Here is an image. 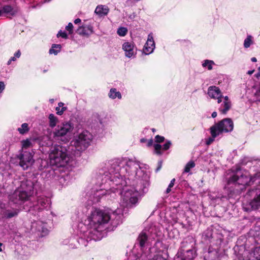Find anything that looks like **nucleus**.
Segmentation results:
<instances>
[{
	"label": "nucleus",
	"instance_id": "f257e3e1",
	"mask_svg": "<svg viewBox=\"0 0 260 260\" xmlns=\"http://www.w3.org/2000/svg\"><path fill=\"white\" fill-rule=\"evenodd\" d=\"M260 174L251 175L248 171L237 169L229 171L226 176L228 185L241 186L240 189H243L246 186L250 185L257 177H259Z\"/></svg>",
	"mask_w": 260,
	"mask_h": 260
},
{
	"label": "nucleus",
	"instance_id": "f03ea898",
	"mask_svg": "<svg viewBox=\"0 0 260 260\" xmlns=\"http://www.w3.org/2000/svg\"><path fill=\"white\" fill-rule=\"evenodd\" d=\"M50 164L57 167L66 166L70 160V157L66 147L56 145L52 147L49 153Z\"/></svg>",
	"mask_w": 260,
	"mask_h": 260
},
{
	"label": "nucleus",
	"instance_id": "7ed1b4c3",
	"mask_svg": "<svg viewBox=\"0 0 260 260\" xmlns=\"http://www.w3.org/2000/svg\"><path fill=\"white\" fill-rule=\"evenodd\" d=\"M110 215L109 212L98 208L92 209L88 220L94 224H104L110 221Z\"/></svg>",
	"mask_w": 260,
	"mask_h": 260
},
{
	"label": "nucleus",
	"instance_id": "20e7f679",
	"mask_svg": "<svg viewBox=\"0 0 260 260\" xmlns=\"http://www.w3.org/2000/svg\"><path fill=\"white\" fill-rule=\"evenodd\" d=\"M234 124L230 118H225L212 126L210 129L211 135L218 136L222 133H228L233 131Z\"/></svg>",
	"mask_w": 260,
	"mask_h": 260
},
{
	"label": "nucleus",
	"instance_id": "39448f33",
	"mask_svg": "<svg viewBox=\"0 0 260 260\" xmlns=\"http://www.w3.org/2000/svg\"><path fill=\"white\" fill-rule=\"evenodd\" d=\"M92 139V135L88 131H83L72 142L77 150L81 151L85 149L89 145Z\"/></svg>",
	"mask_w": 260,
	"mask_h": 260
},
{
	"label": "nucleus",
	"instance_id": "423d86ee",
	"mask_svg": "<svg viewBox=\"0 0 260 260\" xmlns=\"http://www.w3.org/2000/svg\"><path fill=\"white\" fill-rule=\"evenodd\" d=\"M74 128L73 125L69 122H66L58 125L53 131V135L55 137L62 138L68 135Z\"/></svg>",
	"mask_w": 260,
	"mask_h": 260
},
{
	"label": "nucleus",
	"instance_id": "0eeeda50",
	"mask_svg": "<svg viewBox=\"0 0 260 260\" xmlns=\"http://www.w3.org/2000/svg\"><path fill=\"white\" fill-rule=\"evenodd\" d=\"M137 195V192H133L132 190H127L123 194L122 193V205L129 207L132 205L135 204L138 201Z\"/></svg>",
	"mask_w": 260,
	"mask_h": 260
},
{
	"label": "nucleus",
	"instance_id": "6e6552de",
	"mask_svg": "<svg viewBox=\"0 0 260 260\" xmlns=\"http://www.w3.org/2000/svg\"><path fill=\"white\" fill-rule=\"evenodd\" d=\"M20 159V165L24 170L27 169L34 162L32 156L30 152H25L18 157Z\"/></svg>",
	"mask_w": 260,
	"mask_h": 260
},
{
	"label": "nucleus",
	"instance_id": "1a4fd4ad",
	"mask_svg": "<svg viewBox=\"0 0 260 260\" xmlns=\"http://www.w3.org/2000/svg\"><path fill=\"white\" fill-rule=\"evenodd\" d=\"M189 243L190 245V248L186 250L187 255L186 256V258L181 259L180 260H193V259L195 257V251L193 249V245L194 244V240L192 237H188L185 241H183L182 243V247H187L186 244Z\"/></svg>",
	"mask_w": 260,
	"mask_h": 260
},
{
	"label": "nucleus",
	"instance_id": "9d476101",
	"mask_svg": "<svg viewBox=\"0 0 260 260\" xmlns=\"http://www.w3.org/2000/svg\"><path fill=\"white\" fill-rule=\"evenodd\" d=\"M28 197V195L25 191L17 189L10 196V200L16 204L18 201H24L27 200Z\"/></svg>",
	"mask_w": 260,
	"mask_h": 260
},
{
	"label": "nucleus",
	"instance_id": "9b49d317",
	"mask_svg": "<svg viewBox=\"0 0 260 260\" xmlns=\"http://www.w3.org/2000/svg\"><path fill=\"white\" fill-rule=\"evenodd\" d=\"M208 94L212 99H217L218 103H221L223 98L221 91L218 87L211 86L208 89Z\"/></svg>",
	"mask_w": 260,
	"mask_h": 260
},
{
	"label": "nucleus",
	"instance_id": "f8f14e48",
	"mask_svg": "<svg viewBox=\"0 0 260 260\" xmlns=\"http://www.w3.org/2000/svg\"><path fill=\"white\" fill-rule=\"evenodd\" d=\"M155 48V43L153 40V37L152 34L148 35V39L146 43H145L144 48L143 52L148 55L151 53Z\"/></svg>",
	"mask_w": 260,
	"mask_h": 260
},
{
	"label": "nucleus",
	"instance_id": "ddd939ff",
	"mask_svg": "<svg viewBox=\"0 0 260 260\" xmlns=\"http://www.w3.org/2000/svg\"><path fill=\"white\" fill-rule=\"evenodd\" d=\"M110 220L111 221V224L114 226H116L121 222L123 213L121 211V210L119 208H118L114 212H112L111 214H110Z\"/></svg>",
	"mask_w": 260,
	"mask_h": 260
},
{
	"label": "nucleus",
	"instance_id": "4468645a",
	"mask_svg": "<svg viewBox=\"0 0 260 260\" xmlns=\"http://www.w3.org/2000/svg\"><path fill=\"white\" fill-rule=\"evenodd\" d=\"M110 220L111 221V224L114 226H116L121 222L123 213L121 211V210L119 208H118L114 212H112L111 214H110Z\"/></svg>",
	"mask_w": 260,
	"mask_h": 260
},
{
	"label": "nucleus",
	"instance_id": "2eb2a0df",
	"mask_svg": "<svg viewBox=\"0 0 260 260\" xmlns=\"http://www.w3.org/2000/svg\"><path fill=\"white\" fill-rule=\"evenodd\" d=\"M250 207H244L245 210L248 211L250 210H255L260 208V193L257 194L254 198L249 203Z\"/></svg>",
	"mask_w": 260,
	"mask_h": 260
},
{
	"label": "nucleus",
	"instance_id": "dca6fc26",
	"mask_svg": "<svg viewBox=\"0 0 260 260\" xmlns=\"http://www.w3.org/2000/svg\"><path fill=\"white\" fill-rule=\"evenodd\" d=\"M122 49L125 52V56L130 58L134 55V45L133 43L125 42L122 45Z\"/></svg>",
	"mask_w": 260,
	"mask_h": 260
},
{
	"label": "nucleus",
	"instance_id": "f3484780",
	"mask_svg": "<svg viewBox=\"0 0 260 260\" xmlns=\"http://www.w3.org/2000/svg\"><path fill=\"white\" fill-rule=\"evenodd\" d=\"M50 200L46 197H40L37 201V204L35 208L38 210H43L48 207L49 204Z\"/></svg>",
	"mask_w": 260,
	"mask_h": 260
},
{
	"label": "nucleus",
	"instance_id": "a211bd4d",
	"mask_svg": "<svg viewBox=\"0 0 260 260\" xmlns=\"http://www.w3.org/2000/svg\"><path fill=\"white\" fill-rule=\"evenodd\" d=\"M224 101L221 106L219 108V111L223 114H225L231 107V103L230 101L228 96H225L224 98Z\"/></svg>",
	"mask_w": 260,
	"mask_h": 260
},
{
	"label": "nucleus",
	"instance_id": "6ab92c4d",
	"mask_svg": "<svg viewBox=\"0 0 260 260\" xmlns=\"http://www.w3.org/2000/svg\"><path fill=\"white\" fill-rule=\"evenodd\" d=\"M109 11L108 7L104 5L98 6L95 10V13L100 17L107 15Z\"/></svg>",
	"mask_w": 260,
	"mask_h": 260
},
{
	"label": "nucleus",
	"instance_id": "aec40b11",
	"mask_svg": "<svg viewBox=\"0 0 260 260\" xmlns=\"http://www.w3.org/2000/svg\"><path fill=\"white\" fill-rule=\"evenodd\" d=\"M1 13L3 12L6 14H9L11 15H14L18 12L17 9H14L10 5H5L3 7Z\"/></svg>",
	"mask_w": 260,
	"mask_h": 260
},
{
	"label": "nucleus",
	"instance_id": "412c9836",
	"mask_svg": "<svg viewBox=\"0 0 260 260\" xmlns=\"http://www.w3.org/2000/svg\"><path fill=\"white\" fill-rule=\"evenodd\" d=\"M147 239H148V236H147L146 233L145 232L142 231L140 234L137 240L139 243L140 246L141 247H143L145 246V243H146V241H147Z\"/></svg>",
	"mask_w": 260,
	"mask_h": 260
},
{
	"label": "nucleus",
	"instance_id": "4be33fe9",
	"mask_svg": "<svg viewBox=\"0 0 260 260\" xmlns=\"http://www.w3.org/2000/svg\"><path fill=\"white\" fill-rule=\"evenodd\" d=\"M49 125L52 128L55 127L58 122V119L54 114H50L48 116Z\"/></svg>",
	"mask_w": 260,
	"mask_h": 260
},
{
	"label": "nucleus",
	"instance_id": "5701e85b",
	"mask_svg": "<svg viewBox=\"0 0 260 260\" xmlns=\"http://www.w3.org/2000/svg\"><path fill=\"white\" fill-rule=\"evenodd\" d=\"M250 260H260V246L254 249L250 254Z\"/></svg>",
	"mask_w": 260,
	"mask_h": 260
},
{
	"label": "nucleus",
	"instance_id": "b1692460",
	"mask_svg": "<svg viewBox=\"0 0 260 260\" xmlns=\"http://www.w3.org/2000/svg\"><path fill=\"white\" fill-rule=\"evenodd\" d=\"M217 258V253L216 251H209L205 255V260H216Z\"/></svg>",
	"mask_w": 260,
	"mask_h": 260
},
{
	"label": "nucleus",
	"instance_id": "393cba45",
	"mask_svg": "<svg viewBox=\"0 0 260 260\" xmlns=\"http://www.w3.org/2000/svg\"><path fill=\"white\" fill-rule=\"evenodd\" d=\"M109 96L110 98L114 99L116 98H118V99L121 98V95L120 92L117 91L115 88L111 89L110 92L109 93Z\"/></svg>",
	"mask_w": 260,
	"mask_h": 260
},
{
	"label": "nucleus",
	"instance_id": "a878e982",
	"mask_svg": "<svg viewBox=\"0 0 260 260\" xmlns=\"http://www.w3.org/2000/svg\"><path fill=\"white\" fill-rule=\"evenodd\" d=\"M61 49V45L59 44H53L51 48L49 50V53L56 55L60 52Z\"/></svg>",
	"mask_w": 260,
	"mask_h": 260
},
{
	"label": "nucleus",
	"instance_id": "bb28decb",
	"mask_svg": "<svg viewBox=\"0 0 260 260\" xmlns=\"http://www.w3.org/2000/svg\"><path fill=\"white\" fill-rule=\"evenodd\" d=\"M29 130L28 124L26 123H23L20 127L18 128L17 131L21 135L27 133Z\"/></svg>",
	"mask_w": 260,
	"mask_h": 260
},
{
	"label": "nucleus",
	"instance_id": "cd10ccee",
	"mask_svg": "<svg viewBox=\"0 0 260 260\" xmlns=\"http://www.w3.org/2000/svg\"><path fill=\"white\" fill-rule=\"evenodd\" d=\"M63 103H59L58 106L56 107V111L57 114L59 115H61L63 114V112L66 110V107H63Z\"/></svg>",
	"mask_w": 260,
	"mask_h": 260
},
{
	"label": "nucleus",
	"instance_id": "c85d7f7f",
	"mask_svg": "<svg viewBox=\"0 0 260 260\" xmlns=\"http://www.w3.org/2000/svg\"><path fill=\"white\" fill-rule=\"evenodd\" d=\"M19 211L15 210L14 211L7 210L5 213V216L7 218H10L18 215Z\"/></svg>",
	"mask_w": 260,
	"mask_h": 260
},
{
	"label": "nucleus",
	"instance_id": "c756f323",
	"mask_svg": "<svg viewBox=\"0 0 260 260\" xmlns=\"http://www.w3.org/2000/svg\"><path fill=\"white\" fill-rule=\"evenodd\" d=\"M195 166V164L193 161H189L185 166L184 168V172L188 173L189 172L191 169L193 168Z\"/></svg>",
	"mask_w": 260,
	"mask_h": 260
},
{
	"label": "nucleus",
	"instance_id": "7c9ffc66",
	"mask_svg": "<svg viewBox=\"0 0 260 260\" xmlns=\"http://www.w3.org/2000/svg\"><path fill=\"white\" fill-rule=\"evenodd\" d=\"M136 166L135 163L132 160H128L125 164V171L128 173L131 172L130 168Z\"/></svg>",
	"mask_w": 260,
	"mask_h": 260
},
{
	"label": "nucleus",
	"instance_id": "2f4dec72",
	"mask_svg": "<svg viewBox=\"0 0 260 260\" xmlns=\"http://www.w3.org/2000/svg\"><path fill=\"white\" fill-rule=\"evenodd\" d=\"M127 32V29L125 27H121L119 28L117 30V34L120 36H124L126 35Z\"/></svg>",
	"mask_w": 260,
	"mask_h": 260
},
{
	"label": "nucleus",
	"instance_id": "473e14b6",
	"mask_svg": "<svg viewBox=\"0 0 260 260\" xmlns=\"http://www.w3.org/2000/svg\"><path fill=\"white\" fill-rule=\"evenodd\" d=\"M251 36H248L247 38L244 40V46L245 48H247L250 47L252 43Z\"/></svg>",
	"mask_w": 260,
	"mask_h": 260
},
{
	"label": "nucleus",
	"instance_id": "72a5a7b5",
	"mask_svg": "<svg viewBox=\"0 0 260 260\" xmlns=\"http://www.w3.org/2000/svg\"><path fill=\"white\" fill-rule=\"evenodd\" d=\"M214 64V62L212 60H206L203 63V66L204 67H207L208 70H210L212 69V65Z\"/></svg>",
	"mask_w": 260,
	"mask_h": 260
},
{
	"label": "nucleus",
	"instance_id": "f704fd0d",
	"mask_svg": "<svg viewBox=\"0 0 260 260\" xmlns=\"http://www.w3.org/2000/svg\"><path fill=\"white\" fill-rule=\"evenodd\" d=\"M161 147H162L160 144H155L154 145L155 152L156 154H159V155L161 154V152L160 151Z\"/></svg>",
	"mask_w": 260,
	"mask_h": 260
},
{
	"label": "nucleus",
	"instance_id": "c9c22d12",
	"mask_svg": "<svg viewBox=\"0 0 260 260\" xmlns=\"http://www.w3.org/2000/svg\"><path fill=\"white\" fill-rule=\"evenodd\" d=\"M73 25L72 23L70 22L68 25L66 27V29L69 31V34H72L73 32Z\"/></svg>",
	"mask_w": 260,
	"mask_h": 260
},
{
	"label": "nucleus",
	"instance_id": "e433bc0d",
	"mask_svg": "<svg viewBox=\"0 0 260 260\" xmlns=\"http://www.w3.org/2000/svg\"><path fill=\"white\" fill-rule=\"evenodd\" d=\"M57 37H61L64 39H67L68 38V35L65 31H62L60 30L57 35Z\"/></svg>",
	"mask_w": 260,
	"mask_h": 260
},
{
	"label": "nucleus",
	"instance_id": "4c0bfd02",
	"mask_svg": "<svg viewBox=\"0 0 260 260\" xmlns=\"http://www.w3.org/2000/svg\"><path fill=\"white\" fill-rule=\"evenodd\" d=\"M155 142L157 143L162 142L165 140V138L159 135H157L155 137Z\"/></svg>",
	"mask_w": 260,
	"mask_h": 260
},
{
	"label": "nucleus",
	"instance_id": "58836bf2",
	"mask_svg": "<svg viewBox=\"0 0 260 260\" xmlns=\"http://www.w3.org/2000/svg\"><path fill=\"white\" fill-rule=\"evenodd\" d=\"M217 136H213L212 135H211V137L209 138L206 141L207 145L211 144L214 141V139Z\"/></svg>",
	"mask_w": 260,
	"mask_h": 260
},
{
	"label": "nucleus",
	"instance_id": "ea45409f",
	"mask_svg": "<svg viewBox=\"0 0 260 260\" xmlns=\"http://www.w3.org/2000/svg\"><path fill=\"white\" fill-rule=\"evenodd\" d=\"M171 145V142H170V141H167L166 142V143L163 145V148H163V149H164V150H168V149L170 148V147Z\"/></svg>",
	"mask_w": 260,
	"mask_h": 260
},
{
	"label": "nucleus",
	"instance_id": "a19ab883",
	"mask_svg": "<svg viewBox=\"0 0 260 260\" xmlns=\"http://www.w3.org/2000/svg\"><path fill=\"white\" fill-rule=\"evenodd\" d=\"M150 260H167L165 258L163 257L161 255H157L153 257V258H152Z\"/></svg>",
	"mask_w": 260,
	"mask_h": 260
},
{
	"label": "nucleus",
	"instance_id": "79ce46f5",
	"mask_svg": "<svg viewBox=\"0 0 260 260\" xmlns=\"http://www.w3.org/2000/svg\"><path fill=\"white\" fill-rule=\"evenodd\" d=\"M5 85L3 82L0 81V93L2 92L4 90Z\"/></svg>",
	"mask_w": 260,
	"mask_h": 260
},
{
	"label": "nucleus",
	"instance_id": "37998d69",
	"mask_svg": "<svg viewBox=\"0 0 260 260\" xmlns=\"http://www.w3.org/2000/svg\"><path fill=\"white\" fill-rule=\"evenodd\" d=\"M255 95H256V96L258 98H259V99L260 100V82H259V87L255 92Z\"/></svg>",
	"mask_w": 260,
	"mask_h": 260
},
{
	"label": "nucleus",
	"instance_id": "c03bdc74",
	"mask_svg": "<svg viewBox=\"0 0 260 260\" xmlns=\"http://www.w3.org/2000/svg\"><path fill=\"white\" fill-rule=\"evenodd\" d=\"M16 57L14 56H13L8 61V64H10V63H11V62L12 61H15L16 60Z\"/></svg>",
	"mask_w": 260,
	"mask_h": 260
},
{
	"label": "nucleus",
	"instance_id": "a18cd8bd",
	"mask_svg": "<svg viewBox=\"0 0 260 260\" xmlns=\"http://www.w3.org/2000/svg\"><path fill=\"white\" fill-rule=\"evenodd\" d=\"M255 77L257 79L260 78V67H258V73L255 75Z\"/></svg>",
	"mask_w": 260,
	"mask_h": 260
},
{
	"label": "nucleus",
	"instance_id": "49530a36",
	"mask_svg": "<svg viewBox=\"0 0 260 260\" xmlns=\"http://www.w3.org/2000/svg\"><path fill=\"white\" fill-rule=\"evenodd\" d=\"M175 181V179H174H174H173L171 181V182H170V184H169V186L170 187H172L174 186V185Z\"/></svg>",
	"mask_w": 260,
	"mask_h": 260
},
{
	"label": "nucleus",
	"instance_id": "de8ad7c7",
	"mask_svg": "<svg viewBox=\"0 0 260 260\" xmlns=\"http://www.w3.org/2000/svg\"><path fill=\"white\" fill-rule=\"evenodd\" d=\"M21 55V52L19 50H18L15 54H14V56L17 58H19Z\"/></svg>",
	"mask_w": 260,
	"mask_h": 260
},
{
	"label": "nucleus",
	"instance_id": "09e8293b",
	"mask_svg": "<svg viewBox=\"0 0 260 260\" xmlns=\"http://www.w3.org/2000/svg\"><path fill=\"white\" fill-rule=\"evenodd\" d=\"M81 22V20L79 18L76 19L74 21L75 24H79Z\"/></svg>",
	"mask_w": 260,
	"mask_h": 260
},
{
	"label": "nucleus",
	"instance_id": "8fccbe9b",
	"mask_svg": "<svg viewBox=\"0 0 260 260\" xmlns=\"http://www.w3.org/2000/svg\"><path fill=\"white\" fill-rule=\"evenodd\" d=\"M217 116V113L216 112H213L212 114V117L213 118H215Z\"/></svg>",
	"mask_w": 260,
	"mask_h": 260
},
{
	"label": "nucleus",
	"instance_id": "3c124183",
	"mask_svg": "<svg viewBox=\"0 0 260 260\" xmlns=\"http://www.w3.org/2000/svg\"><path fill=\"white\" fill-rule=\"evenodd\" d=\"M171 188L172 187H170L169 186L166 190V193H169L170 191H171Z\"/></svg>",
	"mask_w": 260,
	"mask_h": 260
},
{
	"label": "nucleus",
	"instance_id": "603ef678",
	"mask_svg": "<svg viewBox=\"0 0 260 260\" xmlns=\"http://www.w3.org/2000/svg\"><path fill=\"white\" fill-rule=\"evenodd\" d=\"M254 70L248 71L247 72V74L249 75H251L254 73Z\"/></svg>",
	"mask_w": 260,
	"mask_h": 260
},
{
	"label": "nucleus",
	"instance_id": "864d4df0",
	"mask_svg": "<svg viewBox=\"0 0 260 260\" xmlns=\"http://www.w3.org/2000/svg\"><path fill=\"white\" fill-rule=\"evenodd\" d=\"M29 143V141H25L24 142L23 145V146H26L28 145Z\"/></svg>",
	"mask_w": 260,
	"mask_h": 260
},
{
	"label": "nucleus",
	"instance_id": "5fc2aeb1",
	"mask_svg": "<svg viewBox=\"0 0 260 260\" xmlns=\"http://www.w3.org/2000/svg\"><path fill=\"white\" fill-rule=\"evenodd\" d=\"M251 60L252 62H256L257 61V59L255 57H252V58H251Z\"/></svg>",
	"mask_w": 260,
	"mask_h": 260
},
{
	"label": "nucleus",
	"instance_id": "6e6d98bb",
	"mask_svg": "<svg viewBox=\"0 0 260 260\" xmlns=\"http://www.w3.org/2000/svg\"><path fill=\"white\" fill-rule=\"evenodd\" d=\"M161 162H160V166H159V168H158L157 169V170H156V171H158V170H159V169H160V167H161Z\"/></svg>",
	"mask_w": 260,
	"mask_h": 260
},
{
	"label": "nucleus",
	"instance_id": "4d7b16f0",
	"mask_svg": "<svg viewBox=\"0 0 260 260\" xmlns=\"http://www.w3.org/2000/svg\"><path fill=\"white\" fill-rule=\"evenodd\" d=\"M50 0H44L43 2H47V1H49Z\"/></svg>",
	"mask_w": 260,
	"mask_h": 260
},
{
	"label": "nucleus",
	"instance_id": "13d9d810",
	"mask_svg": "<svg viewBox=\"0 0 260 260\" xmlns=\"http://www.w3.org/2000/svg\"><path fill=\"white\" fill-rule=\"evenodd\" d=\"M152 143V140L151 141V142L150 143H149V145H151Z\"/></svg>",
	"mask_w": 260,
	"mask_h": 260
},
{
	"label": "nucleus",
	"instance_id": "bf43d9fd",
	"mask_svg": "<svg viewBox=\"0 0 260 260\" xmlns=\"http://www.w3.org/2000/svg\"><path fill=\"white\" fill-rule=\"evenodd\" d=\"M2 251V249L1 248H0V252Z\"/></svg>",
	"mask_w": 260,
	"mask_h": 260
},
{
	"label": "nucleus",
	"instance_id": "052dcab7",
	"mask_svg": "<svg viewBox=\"0 0 260 260\" xmlns=\"http://www.w3.org/2000/svg\"><path fill=\"white\" fill-rule=\"evenodd\" d=\"M2 245V243H0V246Z\"/></svg>",
	"mask_w": 260,
	"mask_h": 260
},
{
	"label": "nucleus",
	"instance_id": "680f3d73",
	"mask_svg": "<svg viewBox=\"0 0 260 260\" xmlns=\"http://www.w3.org/2000/svg\"><path fill=\"white\" fill-rule=\"evenodd\" d=\"M252 191H253V190H252V191H250L249 193H251V192H252Z\"/></svg>",
	"mask_w": 260,
	"mask_h": 260
}]
</instances>
